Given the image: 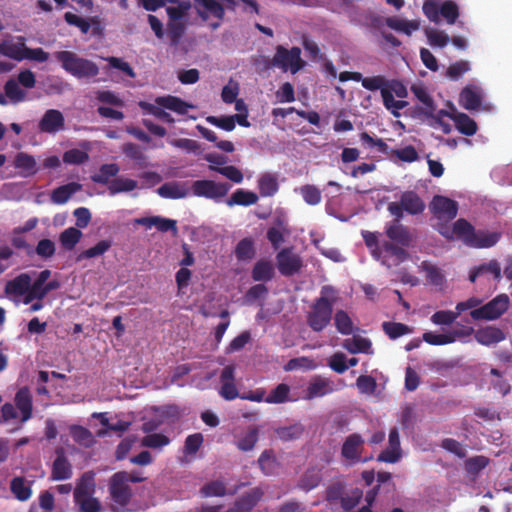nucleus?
Here are the masks:
<instances>
[{"instance_id": "obj_30", "label": "nucleus", "mask_w": 512, "mask_h": 512, "mask_svg": "<svg viewBox=\"0 0 512 512\" xmlns=\"http://www.w3.org/2000/svg\"><path fill=\"white\" fill-rule=\"evenodd\" d=\"M31 484L24 477L16 476L10 482V490L17 500L24 502L32 496Z\"/></svg>"}, {"instance_id": "obj_60", "label": "nucleus", "mask_w": 512, "mask_h": 512, "mask_svg": "<svg viewBox=\"0 0 512 512\" xmlns=\"http://www.w3.org/2000/svg\"><path fill=\"white\" fill-rule=\"evenodd\" d=\"M62 159L65 164L80 165L88 161L89 155L86 151L73 148L65 151Z\"/></svg>"}, {"instance_id": "obj_63", "label": "nucleus", "mask_w": 512, "mask_h": 512, "mask_svg": "<svg viewBox=\"0 0 512 512\" xmlns=\"http://www.w3.org/2000/svg\"><path fill=\"white\" fill-rule=\"evenodd\" d=\"M423 341L433 346H441L453 343V337L449 335V332L443 334H436L428 331L422 335Z\"/></svg>"}, {"instance_id": "obj_13", "label": "nucleus", "mask_w": 512, "mask_h": 512, "mask_svg": "<svg viewBox=\"0 0 512 512\" xmlns=\"http://www.w3.org/2000/svg\"><path fill=\"white\" fill-rule=\"evenodd\" d=\"M197 14L203 20L216 18L222 21L225 16V9L219 0H194Z\"/></svg>"}, {"instance_id": "obj_14", "label": "nucleus", "mask_w": 512, "mask_h": 512, "mask_svg": "<svg viewBox=\"0 0 512 512\" xmlns=\"http://www.w3.org/2000/svg\"><path fill=\"white\" fill-rule=\"evenodd\" d=\"M364 446V439L358 433L350 434L346 437L342 448L341 455L346 460L358 462L361 460V453Z\"/></svg>"}, {"instance_id": "obj_27", "label": "nucleus", "mask_w": 512, "mask_h": 512, "mask_svg": "<svg viewBox=\"0 0 512 512\" xmlns=\"http://www.w3.org/2000/svg\"><path fill=\"white\" fill-rule=\"evenodd\" d=\"M333 386L334 385L332 381L325 378L317 377L309 383L304 398L307 400H311L317 397L325 396L334 391Z\"/></svg>"}, {"instance_id": "obj_40", "label": "nucleus", "mask_w": 512, "mask_h": 512, "mask_svg": "<svg viewBox=\"0 0 512 512\" xmlns=\"http://www.w3.org/2000/svg\"><path fill=\"white\" fill-rule=\"evenodd\" d=\"M251 276L254 281H270L274 277V267L270 261L259 260L255 263Z\"/></svg>"}, {"instance_id": "obj_57", "label": "nucleus", "mask_w": 512, "mask_h": 512, "mask_svg": "<svg viewBox=\"0 0 512 512\" xmlns=\"http://www.w3.org/2000/svg\"><path fill=\"white\" fill-rule=\"evenodd\" d=\"M79 512H101L102 505L100 501L93 497H82L74 500Z\"/></svg>"}, {"instance_id": "obj_20", "label": "nucleus", "mask_w": 512, "mask_h": 512, "mask_svg": "<svg viewBox=\"0 0 512 512\" xmlns=\"http://www.w3.org/2000/svg\"><path fill=\"white\" fill-rule=\"evenodd\" d=\"M401 457V447L399 432L397 428H392L389 432V447L382 451L378 456V461L386 463H395Z\"/></svg>"}, {"instance_id": "obj_19", "label": "nucleus", "mask_w": 512, "mask_h": 512, "mask_svg": "<svg viewBox=\"0 0 512 512\" xmlns=\"http://www.w3.org/2000/svg\"><path fill=\"white\" fill-rule=\"evenodd\" d=\"M474 338L481 345L491 346L505 340L506 335L498 327L486 326L476 330Z\"/></svg>"}, {"instance_id": "obj_33", "label": "nucleus", "mask_w": 512, "mask_h": 512, "mask_svg": "<svg viewBox=\"0 0 512 512\" xmlns=\"http://www.w3.org/2000/svg\"><path fill=\"white\" fill-rule=\"evenodd\" d=\"M385 23L389 28L408 36L420 28V22L418 20H403L398 17H388Z\"/></svg>"}, {"instance_id": "obj_9", "label": "nucleus", "mask_w": 512, "mask_h": 512, "mask_svg": "<svg viewBox=\"0 0 512 512\" xmlns=\"http://www.w3.org/2000/svg\"><path fill=\"white\" fill-rule=\"evenodd\" d=\"M277 268L281 275L291 277L303 267L302 258L294 253L293 248H283L276 255Z\"/></svg>"}, {"instance_id": "obj_53", "label": "nucleus", "mask_w": 512, "mask_h": 512, "mask_svg": "<svg viewBox=\"0 0 512 512\" xmlns=\"http://www.w3.org/2000/svg\"><path fill=\"white\" fill-rule=\"evenodd\" d=\"M46 295L45 286L35 280L32 282V278L30 277L28 293L26 297L23 298L22 302L27 305L32 303L34 300H43Z\"/></svg>"}, {"instance_id": "obj_6", "label": "nucleus", "mask_w": 512, "mask_h": 512, "mask_svg": "<svg viewBox=\"0 0 512 512\" xmlns=\"http://www.w3.org/2000/svg\"><path fill=\"white\" fill-rule=\"evenodd\" d=\"M125 476L113 474L109 482V494L112 501L111 509L114 512H127V505L132 497L130 485L125 484Z\"/></svg>"}, {"instance_id": "obj_26", "label": "nucleus", "mask_w": 512, "mask_h": 512, "mask_svg": "<svg viewBox=\"0 0 512 512\" xmlns=\"http://www.w3.org/2000/svg\"><path fill=\"white\" fill-rule=\"evenodd\" d=\"M491 274L497 282L501 280V266L497 260H490L488 263H483L470 270L469 280L475 283L480 276Z\"/></svg>"}, {"instance_id": "obj_37", "label": "nucleus", "mask_w": 512, "mask_h": 512, "mask_svg": "<svg viewBox=\"0 0 512 512\" xmlns=\"http://www.w3.org/2000/svg\"><path fill=\"white\" fill-rule=\"evenodd\" d=\"M14 166L22 170L25 176L35 175L38 172L37 163L32 155L25 152H19L14 159Z\"/></svg>"}, {"instance_id": "obj_1", "label": "nucleus", "mask_w": 512, "mask_h": 512, "mask_svg": "<svg viewBox=\"0 0 512 512\" xmlns=\"http://www.w3.org/2000/svg\"><path fill=\"white\" fill-rule=\"evenodd\" d=\"M439 232L444 237L451 239L454 235L460 238L467 246L474 248H489L494 246L499 236L496 233H486L484 231H475V228L465 219H458L450 230L443 226Z\"/></svg>"}, {"instance_id": "obj_47", "label": "nucleus", "mask_w": 512, "mask_h": 512, "mask_svg": "<svg viewBox=\"0 0 512 512\" xmlns=\"http://www.w3.org/2000/svg\"><path fill=\"white\" fill-rule=\"evenodd\" d=\"M137 188V181L130 178L117 177L112 179L108 190L110 195L122 192H130Z\"/></svg>"}, {"instance_id": "obj_16", "label": "nucleus", "mask_w": 512, "mask_h": 512, "mask_svg": "<svg viewBox=\"0 0 512 512\" xmlns=\"http://www.w3.org/2000/svg\"><path fill=\"white\" fill-rule=\"evenodd\" d=\"M383 250L384 255L382 264L387 267L397 266L404 262L408 257V253L404 249V246L391 241H384Z\"/></svg>"}, {"instance_id": "obj_21", "label": "nucleus", "mask_w": 512, "mask_h": 512, "mask_svg": "<svg viewBox=\"0 0 512 512\" xmlns=\"http://www.w3.org/2000/svg\"><path fill=\"white\" fill-rule=\"evenodd\" d=\"M440 115H446L450 117L457 128V130L466 136H472L477 132V124L476 122L467 114L462 112L457 113H448L444 110H441Z\"/></svg>"}, {"instance_id": "obj_15", "label": "nucleus", "mask_w": 512, "mask_h": 512, "mask_svg": "<svg viewBox=\"0 0 512 512\" xmlns=\"http://www.w3.org/2000/svg\"><path fill=\"white\" fill-rule=\"evenodd\" d=\"M235 368L232 365H227L223 368L221 375H220V381H221V388L219 390V394L221 397H223L225 400H234L237 397H239V393L237 390V387L235 385Z\"/></svg>"}, {"instance_id": "obj_4", "label": "nucleus", "mask_w": 512, "mask_h": 512, "mask_svg": "<svg viewBox=\"0 0 512 512\" xmlns=\"http://www.w3.org/2000/svg\"><path fill=\"white\" fill-rule=\"evenodd\" d=\"M426 208L425 202L413 190H408L401 193L398 202H390L387 210L389 213L400 221L404 217V212L410 215H419L424 212Z\"/></svg>"}, {"instance_id": "obj_2", "label": "nucleus", "mask_w": 512, "mask_h": 512, "mask_svg": "<svg viewBox=\"0 0 512 512\" xmlns=\"http://www.w3.org/2000/svg\"><path fill=\"white\" fill-rule=\"evenodd\" d=\"M337 300V291L333 286L321 288L320 297L311 305L307 314V324L315 332L323 331L332 319L333 305Z\"/></svg>"}, {"instance_id": "obj_45", "label": "nucleus", "mask_w": 512, "mask_h": 512, "mask_svg": "<svg viewBox=\"0 0 512 512\" xmlns=\"http://www.w3.org/2000/svg\"><path fill=\"white\" fill-rule=\"evenodd\" d=\"M382 329L385 334L392 340H395L403 335L412 333V328L400 322L386 321L382 323Z\"/></svg>"}, {"instance_id": "obj_44", "label": "nucleus", "mask_w": 512, "mask_h": 512, "mask_svg": "<svg viewBox=\"0 0 512 512\" xmlns=\"http://www.w3.org/2000/svg\"><path fill=\"white\" fill-rule=\"evenodd\" d=\"M334 324L342 335H350L354 332V324L351 317L344 310H337L334 315Z\"/></svg>"}, {"instance_id": "obj_61", "label": "nucleus", "mask_w": 512, "mask_h": 512, "mask_svg": "<svg viewBox=\"0 0 512 512\" xmlns=\"http://www.w3.org/2000/svg\"><path fill=\"white\" fill-rule=\"evenodd\" d=\"M458 317L456 310H439L431 316L430 320L435 325H451Z\"/></svg>"}, {"instance_id": "obj_36", "label": "nucleus", "mask_w": 512, "mask_h": 512, "mask_svg": "<svg viewBox=\"0 0 512 512\" xmlns=\"http://www.w3.org/2000/svg\"><path fill=\"white\" fill-rule=\"evenodd\" d=\"M120 168L116 163L103 164L99 168V172L91 176V180L94 183L102 185H110L111 178L116 177L119 173Z\"/></svg>"}, {"instance_id": "obj_28", "label": "nucleus", "mask_w": 512, "mask_h": 512, "mask_svg": "<svg viewBox=\"0 0 512 512\" xmlns=\"http://www.w3.org/2000/svg\"><path fill=\"white\" fill-rule=\"evenodd\" d=\"M460 105L466 110H477L482 103V96L477 87L466 86L459 96Z\"/></svg>"}, {"instance_id": "obj_35", "label": "nucleus", "mask_w": 512, "mask_h": 512, "mask_svg": "<svg viewBox=\"0 0 512 512\" xmlns=\"http://www.w3.org/2000/svg\"><path fill=\"white\" fill-rule=\"evenodd\" d=\"M258 199V195L255 192L239 188L227 199L226 204L229 207L234 205L250 206L256 204Z\"/></svg>"}, {"instance_id": "obj_38", "label": "nucleus", "mask_w": 512, "mask_h": 512, "mask_svg": "<svg viewBox=\"0 0 512 512\" xmlns=\"http://www.w3.org/2000/svg\"><path fill=\"white\" fill-rule=\"evenodd\" d=\"M372 343L368 338L355 336L353 338L345 339L343 347L352 354L357 353H370Z\"/></svg>"}, {"instance_id": "obj_24", "label": "nucleus", "mask_w": 512, "mask_h": 512, "mask_svg": "<svg viewBox=\"0 0 512 512\" xmlns=\"http://www.w3.org/2000/svg\"><path fill=\"white\" fill-rule=\"evenodd\" d=\"M96 491L95 473L92 471L84 472L77 481L73 492V497L79 499L82 497L93 496Z\"/></svg>"}, {"instance_id": "obj_31", "label": "nucleus", "mask_w": 512, "mask_h": 512, "mask_svg": "<svg viewBox=\"0 0 512 512\" xmlns=\"http://www.w3.org/2000/svg\"><path fill=\"white\" fill-rule=\"evenodd\" d=\"M305 432L302 423L296 422L288 426H282L275 429L276 436L283 442L295 441L300 439Z\"/></svg>"}, {"instance_id": "obj_8", "label": "nucleus", "mask_w": 512, "mask_h": 512, "mask_svg": "<svg viewBox=\"0 0 512 512\" xmlns=\"http://www.w3.org/2000/svg\"><path fill=\"white\" fill-rule=\"evenodd\" d=\"M231 185L226 182H215L213 180H196L192 184V191L195 196L205 197L219 201L225 197Z\"/></svg>"}, {"instance_id": "obj_50", "label": "nucleus", "mask_w": 512, "mask_h": 512, "mask_svg": "<svg viewBox=\"0 0 512 512\" xmlns=\"http://www.w3.org/2000/svg\"><path fill=\"white\" fill-rule=\"evenodd\" d=\"M258 465L265 475L273 474L277 466L273 450H264L258 458Z\"/></svg>"}, {"instance_id": "obj_12", "label": "nucleus", "mask_w": 512, "mask_h": 512, "mask_svg": "<svg viewBox=\"0 0 512 512\" xmlns=\"http://www.w3.org/2000/svg\"><path fill=\"white\" fill-rule=\"evenodd\" d=\"M64 128V115L57 109H48L38 123V130L42 133L56 134Z\"/></svg>"}, {"instance_id": "obj_62", "label": "nucleus", "mask_w": 512, "mask_h": 512, "mask_svg": "<svg viewBox=\"0 0 512 512\" xmlns=\"http://www.w3.org/2000/svg\"><path fill=\"white\" fill-rule=\"evenodd\" d=\"M170 443V439L160 433L147 434L141 440V445L148 448H161Z\"/></svg>"}, {"instance_id": "obj_52", "label": "nucleus", "mask_w": 512, "mask_h": 512, "mask_svg": "<svg viewBox=\"0 0 512 512\" xmlns=\"http://www.w3.org/2000/svg\"><path fill=\"white\" fill-rule=\"evenodd\" d=\"M255 255V248L253 240L244 238L240 240L235 248V256L238 260L244 261L253 258Z\"/></svg>"}, {"instance_id": "obj_48", "label": "nucleus", "mask_w": 512, "mask_h": 512, "mask_svg": "<svg viewBox=\"0 0 512 512\" xmlns=\"http://www.w3.org/2000/svg\"><path fill=\"white\" fill-rule=\"evenodd\" d=\"M321 479L322 477L319 470L315 468L308 469L302 475L299 481V487L305 491H310L319 485Z\"/></svg>"}, {"instance_id": "obj_25", "label": "nucleus", "mask_w": 512, "mask_h": 512, "mask_svg": "<svg viewBox=\"0 0 512 512\" xmlns=\"http://www.w3.org/2000/svg\"><path fill=\"white\" fill-rule=\"evenodd\" d=\"M263 494L261 488H252L237 498L232 509H237L238 512H250L261 500Z\"/></svg>"}, {"instance_id": "obj_7", "label": "nucleus", "mask_w": 512, "mask_h": 512, "mask_svg": "<svg viewBox=\"0 0 512 512\" xmlns=\"http://www.w3.org/2000/svg\"><path fill=\"white\" fill-rule=\"evenodd\" d=\"M510 300L507 294H499L486 304L470 311L473 320L493 321L499 319L509 308Z\"/></svg>"}, {"instance_id": "obj_18", "label": "nucleus", "mask_w": 512, "mask_h": 512, "mask_svg": "<svg viewBox=\"0 0 512 512\" xmlns=\"http://www.w3.org/2000/svg\"><path fill=\"white\" fill-rule=\"evenodd\" d=\"M385 233L391 242L401 246L408 247L412 242L409 229L396 220V218L386 226Z\"/></svg>"}, {"instance_id": "obj_32", "label": "nucleus", "mask_w": 512, "mask_h": 512, "mask_svg": "<svg viewBox=\"0 0 512 512\" xmlns=\"http://www.w3.org/2000/svg\"><path fill=\"white\" fill-rule=\"evenodd\" d=\"M82 185L77 182H70L54 189L51 193V201L55 204H65L70 197L81 190Z\"/></svg>"}, {"instance_id": "obj_46", "label": "nucleus", "mask_w": 512, "mask_h": 512, "mask_svg": "<svg viewBox=\"0 0 512 512\" xmlns=\"http://www.w3.org/2000/svg\"><path fill=\"white\" fill-rule=\"evenodd\" d=\"M64 20L67 24L79 28L83 34H87L89 32L91 24L99 23L97 17H92L90 20H87L72 12H66L64 14Z\"/></svg>"}, {"instance_id": "obj_43", "label": "nucleus", "mask_w": 512, "mask_h": 512, "mask_svg": "<svg viewBox=\"0 0 512 512\" xmlns=\"http://www.w3.org/2000/svg\"><path fill=\"white\" fill-rule=\"evenodd\" d=\"M259 439V430L256 426L248 428L247 432L236 441V446L243 452H248L254 449Z\"/></svg>"}, {"instance_id": "obj_54", "label": "nucleus", "mask_w": 512, "mask_h": 512, "mask_svg": "<svg viewBox=\"0 0 512 512\" xmlns=\"http://www.w3.org/2000/svg\"><path fill=\"white\" fill-rule=\"evenodd\" d=\"M300 194L303 200L311 206L318 205L322 200L321 191L315 185L306 184L301 186Z\"/></svg>"}, {"instance_id": "obj_29", "label": "nucleus", "mask_w": 512, "mask_h": 512, "mask_svg": "<svg viewBox=\"0 0 512 512\" xmlns=\"http://www.w3.org/2000/svg\"><path fill=\"white\" fill-rule=\"evenodd\" d=\"M15 404L22 414L21 420H29L32 415V396L28 388L23 387L17 391Z\"/></svg>"}, {"instance_id": "obj_22", "label": "nucleus", "mask_w": 512, "mask_h": 512, "mask_svg": "<svg viewBox=\"0 0 512 512\" xmlns=\"http://www.w3.org/2000/svg\"><path fill=\"white\" fill-rule=\"evenodd\" d=\"M72 477V465L63 451L57 452L53 462L50 479L54 481L67 480Z\"/></svg>"}, {"instance_id": "obj_5", "label": "nucleus", "mask_w": 512, "mask_h": 512, "mask_svg": "<svg viewBox=\"0 0 512 512\" xmlns=\"http://www.w3.org/2000/svg\"><path fill=\"white\" fill-rule=\"evenodd\" d=\"M280 68L283 72L291 71L292 74L297 73L305 66V61L301 58V49L292 47L287 49L282 45L276 47V52L269 64V67Z\"/></svg>"}, {"instance_id": "obj_56", "label": "nucleus", "mask_w": 512, "mask_h": 512, "mask_svg": "<svg viewBox=\"0 0 512 512\" xmlns=\"http://www.w3.org/2000/svg\"><path fill=\"white\" fill-rule=\"evenodd\" d=\"M209 169L212 171H216L219 174L225 176L227 179L234 183H241L243 181V173L236 166L228 165L223 167H215L214 165H210Z\"/></svg>"}, {"instance_id": "obj_41", "label": "nucleus", "mask_w": 512, "mask_h": 512, "mask_svg": "<svg viewBox=\"0 0 512 512\" xmlns=\"http://www.w3.org/2000/svg\"><path fill=\"white\" fill-rule=\"evenodd\" d=\"M112 247V241L109 239H104L99 241L96 245L93 247H90L86 250L81 251L78 255L76 260L78 262L84 260V259H91L96 258L99 256L104 255L109 249Z\"/></svg>"}, {"instance_id": "obj_49", "label": "nucleus", "mask_w": 512, "mask_h": 512, "mask_svg": "<svg viewBox=\"0 0 512 512\" xmlns=\"http://www.w3.org/2000/svg\"><path fill=\"white\" fill-rule=\"evenodd\" d=\"M290 387L285 383L278 384L265 398V402L281 404L289 400Z\"/></svg>"}, {"instance_id": "obj_34", "label": "nucleus", "mask_w": 512, "mask_h": 512, "mask_svg": "<svg viewBox=\"0 0 512 512\" xmlns=\"http://www.w3.org/2000/svg\"><path fill=\"white\" fill-rule=\"evenodd\" d=\"M157 193L162 198L167 199H181L188 195V190L185 186L178 182L164 183L157 189Z\"/></svg>"}, {"instance_id": "obj_64", "label": "nucleus", "mask_w": 512, "mask_h": 512, "mask_svg": "<svg viewBox=\"0 0 512 512\" xmlns=\"http://www.w3.org/2000/svg\"><path fill=\"white\" fill-rule=\"evenodd\" d=\"M185 32V25L181 21H169L167 25V35L171 45H177Z\"/></svg>"}, {"instance_id": "obj_42", "label": "nucleus", "mask_w": 512, "mask_h": 512, "mask_svg": "<svg viewBox=\"0 0 512 512\" xmlns=\"http://www.w3.org/2000/svg\"><path fill=\"white\" fill-rule=\"evenodd\" d=\"M258 189L262 197L273 196L279 189L276 177L270 173L261 175L258 180Z\"/></svg>"}, {"instance_id": "obj_17", "label": "nucleus", "mask_w": 512, "mask_h": 512, "mask_svg": "<svg viewBox=\"0 0 512 512\" xmlns=\"http://www.w3.org/2000/svg\"><path fill=\"white\" fill-rule=\"evenodd\" d=\"M26 38L17 36L16 42L12 40H4L0 43V55L8 57L16 61H23L26 50Z\"/></svg>"}, {"instance_id": "obj_55", "label": "nucleus", "mask_w": 512, "mask_h": 512, "mask_svg": "<svg viewBox=\"0 0 512 512\" xmlns=\"http://www.w3.org/2000/svg\"><path fill=\"white\" fill-rule=\"evenodd\" d=\"M489 464V458L483 455L470 457L465 460V470L470 475L479 474Z\"/></svg>"}, {"instance_id": "obj_3", "label": "nucleus", "mask_w": 512, "mask_h": 512, "mask_svg": "<svg viewBox=\"0 0 512 512\" xmlns=\"http://www.w3.org/2000/svg\"><path fill=\"white\" fill-rule=\"evenodd\" d=\"M54 57L61 64L64 71L77 79L95 78L99 74L100 69L95 62L81 57L75 52L57 51L54 53Z\"/></svg>"}, {"instance_id": "obj_59", "label": "nucleus", "mask_w": 512, "mask_h": 512, "mask_svg": "<svg viewBox=\"0 0 512 512\" xmlns=\"http://www.w3.org/2000/svg\"><path fill=\"white\" fill-rule=\"evenodd\" d=\"M122 152L126 157L135 161L139 165L145 164L146 156L139 145L132 142L125 143L122 146Z\"/></svg>"}, {"instance_id": "obj_10", "label": "nucleus", "mask_w": 512, "mask_h": 512, "mask_svg": "<svg viewBox=\"0 0 512 512\" xmlns=\"http://www.w3.org/2000/svg\"><path fill=\"white\" fill-rule=\"evenodd\" d=\"M430 211L437 219L450 221L457 216L458 204L448 197L436 195L430 203Z\"/></svg>"}, {"instance_id": "obj_39", "label": "nucleus", "mask_w": 512, "mask_h": 512, "mask_svg": "<svg viewBox=\"0 0 512 512\" xmlns=\"http://www.w3.org/2000/svg\"><path fill=\"white\" fill-rule=\"evenodd\" d=\"M82 236L83 234L80 229L76 227H69L60 233L59 241L65 250L71 251L79 243Z\"/></svg>"}, {"instance_id": "obj_23", "label": "nucleus", "mask_w": 512, "mask_h": 512, "mask_svg": "<svg viewBox=\"0 0 512 512\" xmlns=\"http://www.w3.org/2000/svg\"><path fill=\"white\" fill-rule=\"evenodd\" d=\"M155 104L164 109L173 111L179 115H185L189 109L194 108L192 104H189L181 98L172 95L156 97Z\"/></svg>"}, {"instance_id": "obj_11", "label": "nucleus", "mask_w": 512, "mask_h": 512, "mask_svg": "<svg viewBox=\"0 0 512 512\" xmlns=\"http://www.w3.org/2000/svg\"><path fill=\"white\" fill-rule=\"evenodd\" d=\"M29 285L30 275L28 273H21L6 282L4 293L8 299L17 302L20 298L26 297Z\"/></svg>"}, {"instance_id": "obj_51", "label": "nucleus", "mask_w": 512, "mask_h": 512, "mask_svg": "<svg viewBox=\"0 0 512 512\" xmlns=\"http://www.w3.org/2000/svg\"><path fill=\"white\" fill-rule=\"evenodd\" d=\"M4 92L7 98L13 103H19L25 100L26 93L19 87V83L14 79H9L4 85Z\"/></svg>"}, {"instance_id": "obj_58", "label": "nucleus", "mask_w": 512, "mask_h": 512, "mask_svg": "<svg viewBox=\"0 0 512 512\" xmlns=\"http://www.w3.org/2000/svg\"><path fill=\"white\" fill-rule=\"evenodd\" d=\"M440 15L448 24H454L459 17L458 5L452 0H446L440 5Z\"/></svg>"}]
</instances>
